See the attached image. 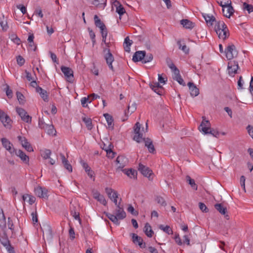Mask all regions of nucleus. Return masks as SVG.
I'll return each mask as SVG.
<instances>
[{"label":"nucleus","mask_w":253,"mask_h":253,"mask_svg":"<svg viewBox=\"0 0 253 253\" xmlns=\"http://www.w3.org/2000/svg\"><path fill=\"white\" fill-rule=\"evenodd\" d=\"M245 181L246 178L244 175H242L240 177V183L242 187L245 192H246V188H245Z\"/></svg>","instance_id":"60"},{"label":"nucleus","mask_w":253,"mask_h":253,"mask_svg":"<svg viewBox=\"0 0 253 253\" xmlns=\"http://www.w3.org/2000/svg\"><path fill=\"white\" fill-rule=\"evenodd\" d=\"M82 165L84 169L85 172L87 173V175L90 177L92 178L93 177L94 172L91 169V168L88 166L87 163L84 161L81 162Z\"/></svg>","instance_id":"32"},{"label":"nucleus","mask_w":253,"mask_h":253,"mask_svg":"<svg viewBox=\"0 0 253 253\" xmlns=\"http://www.w3.org/2000/svg\"><path fill=\"white\" fill-rule=\"evenodd\" d=\"M83 122L85 123L88 129L91 130L92 128V120L90 118L84 117L83 118Z\"/></svg>","instance_id":"43"},{"label":"nucleus","mask_w":253,"mask_h":253,"mask_svg":"<svg viewBox=\"0 0 253 253\" xmlns=\"http://www.w3.org/2000/svg\"><path fill=\"white\" fill-rule=\"evenodd\" d=\"M247 129L249 135L253 139V126L251 125H248L247 127Z\"/></svg>","instance_id":"63"},{"label":"nucleus","mask_w":253,"mask_h":253,"mask_svg":"<svg viewBox=\"0 0 253 253\" xmlns=\"http://www.w3.org/2000/svg\"><path fill=\"white\" fill-rule=\"evenodd\" d=\"M112 149V146L111 144L107 146V148H103V149L106 152L107 156L111 158H113L115 155V153L113 152Z\"/></svg>","instance_id":"42"},{"label":"nucleus","mask_w":253,"mask_h":253,"mask_svg":"<svg viewBox=\"0 0 253 253\" xmlns=\"http://www.w3.org/2000/svg\"><path fill=\"white\" fill-rule=\"evenodd\" d=\"M106 216L108 218L111 220L116 225H119L120 222L118 221L119 218L116 216V215H114L110 213H106Z\"/></svg>","instance_id":"39"},{"label":"nucleus","mask_w":253,"mask_h":253,"mask_svg":"<svg viewBox=\"0 0 253 253\" xmlns=\"http://www.w3.org/2000/svg\"><path fill=\"white\" fill-rule=\"evenodd\" d=\"M61 70L65 76L68 82L72 83L74 81L73 72L71 68L65 66H62Z\"/></svg>","instance_id":"9"},{"label":"nucleus","mask_w":253,"mask_h":253,"mask_svg":"<svg viewBox=\"0 0 253 253\" xmlns=\"http://www.w3.org/2000/svg\"><path fill=\"white\" fill-rule=\"evenodd\" d=\"M88 30L89 32V37L92 41L93 45H94L95 43V34L94 32L90 28H88Z\"/></svg>","instance_id":"52"},{"label":"nucleus","mask_w":253,"mask_h":253,"mask_svg":"<svg viewBox=\"0 0 253 253\" xmlns=\"http://www.w3.org/2000/svg\"><path fill=\"white\" fill-rule=\"evenodd\" d=\"M122 171L128 177L131 178H136L137 172L136 170L132 169H122Z\"/></svg>","instance_id":"28"},{"label":"nucleus","mask_w":253,"mask_h":253,"mask_svg":"<svg viewBox=\"0 0 253 253\" xmlns=\"http://www.w3.org/2000/svg\"><path fill=\"white\" fill-rule=\"evenodd\" d=\"M215 31L219 39L225 40L229 35L228 29L222 21L217 22L215 25Z\"/></svg>","instance_id":"3"},{"label":"nucleus","mask_w":253,"mask_h":253,"mask_svg":"<svg viewBox=\"0 0 253 253\" xmlns=\"http://www.w3.org/2000/svg\"><path fill=\"white\" fill-rule=\"evenodd\" d=\"M132 242L135 244H137L140 248H145L146 247V244L143 242L142 238L138 236L137 235L132 233Z\"/></svg>","instance_id":"15"},{"label":"nucleus","mask_w":253,"mask_h":253,"mask_svg":"<svg viewBox=\"0 0 253 253\" xmlns=\"http://www.w3.org/2000/svg\"><path fill=\"white\" fill-rule=\"evenodd\" d=\"M36 92L40 94V96L42 98L44 101H48V94L45 90L42 89L40 86H38L37 87Z\"/></svg>","instance_id":"22"},{"label":"nucleus","mask_w":253,"mask_h":253,"mask_svg":"<svg viewBox=\"0 0 253 253\" xmlns=\"http://www.w3.org/2000/svg\"><path fill=\"white\" fill-rule=\"evenodd\" d=\"M127 211L133 215H137L138 214V211H135L134 208L131 205H129Z\"/></svg>","instance_id":"51"},{"label":"nucleus","mask_w":253,"mask_h":253,"mask_svg":"<svg viewBox=\"0 0 253 253\" xmlns=\"http://www.w3.org/2000/svg\"><path fill=\"white\" fill-rule=\"evenodd\" d=\"M203 17L206 20L207 23L208 24H209L210 25H212L213 22L215 21V18L212 16L208 14H203Z\"/></svg>","instance_id":"36"},{"label":"nucleus","mask_w":253,"mask_h":253,"mask_svg":"<svg viewBox=\"0 0 253 253\" xmlns=\"http://www.w3.org/2000/svg\"><path fill=\"white\" fill-rule=\"evenodd\" d=\"M18 139L21 144L22 146L28 152H33L34 151L32 146L28 141L27 139L23 136H18Z\"/></svg>","instance_id":"11"},{"label":"nucleus","mask_w":253,"mask_h":253,"mask_svg":"<svg viewBox=\"0 0 253 253\" xmlns=\"http://www.w3.org/2000/svg\"><path fill=\"white\" fill-rule=\"evenodd\" d=\"M0 25L3 30L6 31L7 30L8 26L6 21H1L0 22Z\"/></svg>","instance_id":"59"},{"label":"nucleus","mask_w":253,"mask_h":253,"mask_svg":"<svg viewBox=\"0 0 253 253\" xmlns=\"http://www.w3.org/2000/svg\"><path fill=\"white\" fill-rule=\"evenodd\" d=\"M138 170L144 176L147 177H149L152 173V170H151L149 168L141 163L139 164Z\"/></svg>","instance_id":"16"},{"label":"nucleus","mask_w":253,"mask_h":253,"mask_svg":"<svg viewBox=\"0 0 253 253\" xmlns=\"http://www.w3.org/2000/svg\"><path fill=\"white\" fill-rule=\"evenodd\" d=\"M17 8L19 9L21 12L24 14L27 12L26 8L22 4H19L17 5Z\"/></svg>","instance_id":"64"},{"label":"nucleus","mask_w":253,"mask_h":253,"mask_svg":"<svg viewBox=\"0 0 253 253\" xmlns=\"http://www.w3.org/2000/svg\"><path fill=\"white\" fill-rule=\"evenodd\" d=\"M156 201L158 204H160L162 206L165 207L167 205L165 199L162 197L158 196L156 199Z\"/></svg>","instance_id":"49"},{"label":"nucleus","mask_w":253,"mask_h":253,"mask_svg":"<svg viewBox=\"0 0 253 253\" xmlns=\"http://www.w3.org/2000/svg\"><path fill=\"white\" fill-rule=\"evenodd\" d=\"M199 206L200 209L203 211L205 212H207L209 211V210L206 205L203 203L200 202L199 203Z\"/></svg>","instance_id":"57"},{"label":"nucleus","mask_w":253,"mask_h":253,"mask_svg":"<svg viewBox=\"0 0 253 253\" xmlns=\"http://www.w3.org/2000/svg\"><path fill=\"white\" fill-rule=\"evenodd\" d=\"M199 129L204 134H211L215 137H218L219 132L216 130L211 129V124L208 120L203 119L200 126H199Z\"/></svg>","instance_id":"4"},{"label":"nucleus","mask_w":253,"mask_h":253,"mask_svg":"<svg viewBox=\"0 0 253 253\" xmlns=\"http://www.w3.org/2000/svg\"><path fill=\"white\" fill-rule=\"evenodd\" d=\"M159 228L168 234L169 235L173 233V231L169 226L166 225L165 226L163 225H160Z\"/></svg>","instance_id":"41"},{"label":"nucleus","mask_w":253,"mask_h":253,"mask_svg":"<svg viewBox=\"0 0 253 253\" xmlns=\"http://www.w3.org/2000/svg\"><path fill=\"white\" fill-rule=\"evenodd\" d=\"M167 62L168 64V66H169V68L171 70L173 73L176 72V71H179L178 70V69L175 66V65L172 62H170V63H169L168 60H167Z\"/></svg>","instance_id":"56"},{"label":"nucleus","mask_w":253,"mask_h":253,"mask_svg":"<svg viewBox=\"0 0 253 253\" xmlns=\"http://www.w3.org/2000/svg\"><path fill=\"white\" fill-rule=\"evenodd\" d=\"M216 2L222 8H225L227 4H231L230 0H216Z\"/></svg>","instance_id":"45"},{"label":"nucleus","mask_w":253,"mask_h":253,"mask_svg":"<svg viewBox=\"0 0 253 253\" xmlns=\"http://www.w3.org/2000/svg\"><path fill=\"white\" fill-rule=\"evenodd\" d=\"M153 59V56L151 53H148L147 54H146V53H145V57H144L142 63H146L148 62H151Z\"/></svg>","instance_id":"46"},{"label":"nucleus","mask_w":253,"mask_h":253,"mask_svg":"<svg viewBox=\"0 0 253 253\" xmlns=\"http://www.w3.org/2000/svg\"><path fill=\"white\" fill-rule=\"evenodd\" d=\"M51 154V152L50 150L45 149L42 155V157L44 159H48V158H50Z\"/></svg>","instance_id":"53"},{"label":"nucleus","mask_w":253,"mask_h":253,"mask_svg":"<svg viewBox=\"0 0 253 253\" xmlns=\"http://www.w3.org/2000/svg\"><path fill=\"white\" fill-rule=\"evenodd\" d=\"M189 86L190 94L193 97L197 96L199 94V90L193 83L189 82L187 84Z\"/></svg>","instance_id":"18"},{"label":"nucleus","mask_w":253,"mask_h":253,"mask_svg":"<svg viewBox=\"0 0 253 253\" xmlns=\"http://www.w3.org/2000/svg\"><path fill=\"white\" fill-rule=\"evenodd\" d=\"M27 199H28V202L30 205H32L34 204L36 200V198L34 196L29 195L28 194L23 196V200L24 201H26Z\"/></svg>","instance_id":"44"},{"label":"nucleus","mask_w":253,"mask_h":253,"mask_svg":"<svg viewBox=\"0 0 253 253\" xmlns=\"http://www.w3.org/2000/svg\"><path fill=\"white\" fill-rule=\"evenodd\" d=\"M69 234L70 236V239L71 240H73L75 238V233L74 229L73 227H70L69 230Z\"/></svg>","instance_id":"58"},{"label":"nucleus","mask_w":253,"mask_h":253,"mask_svg":"<svg viewBox=\"0 0 253 253\" xmlns=\"http://www.w3.org/2000/svg\"><path fill=\"white\" fill-rule=\"evenodd\" d=\"M16 111L23 122L28 124L31 123L32 117L28 114L25 110L20 107H16Z\"/></svg>","instance_id":"6"},{"label":"nucleus","mask_w":253,"mask_h":253,"mask_svg":"<svg viewBox=\"0 0 253 253\" xmlns=\"http://www.w3.org/2000/svg\"><path fill=\"white\" fill-rule=\"evenodd\" d=\"M136 109V104L135 103H133L131 105L129 104L127 107V111L126 112L125 114L132 113L134 112Z\"/></svg>","instance_id":"47"},{"label":"nucleus","mask_w":253,"mask_h":253,"mask_svg":"<svg viewBox=\"0 0 253 253\" xmlns=\"http://www.w3.org/2000/svg\"><path fill=\"white\" fill-rule=\"evenodd\" d=\"M173 79L176 81L180 84L182 85L183 86L186 85L185 82L180 74L179 71H176V72L173 73Z\"/></svg>","instance_id":"31"},{"label":"nucleus","mask_w":253,"mask_h":253,"mask_svg":"<svg viewBox=\"0 0 253 253\" xmlns=\"http://www.w3.org/2000/svg\"><path fill=\"white\" fill-rule=\"evenodd\" d=\"M49 135H55L56 130L52 125H47L44 128Z\"/></svg>","instance_id":"38"},{"label":"nucleus","mask_w":253,"mask_h":253,"mask_svg":"<svg viewBox=\"0 0 253 253\" xmlns=\"http://www.w3.org/2000/svg\"><path fill=\"white\" fill-rule=\"evenodd\" d=\"M147 123H146V129L145 131L143 128H142V130H141V125L139 124V123L137 122L134 126L135 135L134 136L133 139L137 142H141V140L143 139L145 142V145L147 147L149 152L150 153H154L155 151V149L152 141L149 138H143V132L145 133L146 131H147Z\"/></svg>","instance_id":"1"},{"label":"nucleus","mask_w":253,"mask_h":253,"mask_svg":"<svg viewBox=\"0 0 253 253\" xmlns=\"http://www.w3.org/2000/svg\"><path fill=\"white\" fill-rule=\"evenodd\" d=\"M243 81L242 76H240L238 81V89H242L243 88Z\"/></svg>","instance_id":"62"},{"label":"nucleus","mask_w":253,"mask_h":253,"mask_svg":"<svg viewBox=\"0 0 253 253\" xmlns=\"http://www.w3.org/2000/svg\"><path fill=\"white\" fill-rule=\"evenodd\" d=\"M35 192L36 195L40 198L47 199L48 197L47 190L41 186H38L35 188Z\"/></svg>","instance_id":"12"},{"label":"nucleus","mask_w":253,"mask_h":253,"mask_svg":"<svg viewBox=\"0 0 253 253\" xmlns=\"http://www.w3.org/2000/svg\"><path fill=\"white\" fill-rule=\"evenodd\" d=\"M180 24L186 29H191L195 26V24L188 19L180 20Z\"/></svg>","instance_id":"29"},{"label":"nucleus","mask_w":253,"mask_h":253,"mask_svg":"<svg viewBox=\"0 0 253 253\" xmlns=\"http://www.w3.org/2000/svg\"><path fill=\"white\" fill-rule=\"evenodd\" d=\"M239 69L238 63L236 61H231L228 62L227 70L228 74L231 76H234L237 73Z\"/></svg>","instance_id":"7"},{"label":"nucleus","mask_w":253,"mask_h":253,"mask_svg":"<svg viewBox=\"0 0 253 253\" xmlns=\"http://www.w3.org/2000/svg\"><path fill=\"white\" fill-rule=\"evenodd\" d=\"M14 154L18 157L23 163L26 165L29 164V157L23 151L16 150Z\"/></svg>","instance_id":"14"},{"label":"nucleus","mask_w":253,"mask_h":253,"mask_svg":"<svg viewBox=\"0 0 253 253\" xmlns=\"http://www.w3.org/2000/svg\"><path fill=\"white\" fill-rule=\"evenodd\" d=\"M186 181L190 184L191 186V187L195 190H197L198 188V186L197 184L195 183V180L193 179H192L190 176L187 175L186 176Z\"/></svg>","instance_id":"40"},{"label":"nucleus","mask_w":253,"mask_h":253,"mask_svg":"<svg viewBox=\"0 0 253 253\" xmlns=\"http://www.w3.org/2000/svg\"><path fill=\"white\" fill-rule=\"evenodd\" d=\"M150 88L157 94L161 95L162 93V90L163 89L162 86L160 85L159 83L154 82L150 84Z\"/></svg>","instance_id":"24"},{"label":"nucleus","mask_w":253,"mask_h":253,"mask_svg":"<svg viewBox=\"0 0 253 253\" xmlns=\"http://www.w3.org/2000/svg\"><path fill=\"white\" fill-rule=\"evenodd\" d=\"M96 200L104 206H106L107 204V201L102 195H100V196H99Z\"/></svg>","instance_id":"54"},{"label":"nucleus","mask_w":253,"mask_h":253,"mask_svg":"<svg viewBox=\"0 0 253 253\" xmlns=\"http://www.w3.org/2000/svg\"><path fill=\"white\" fill-rule=\"evenodd\" d=\"M115 214L119 219H123L126 216V213L123 208L121 207L120 203H119L118 207L115 211Z\"/></svg>","instance_id":"19"},{"label":"nucleus","mask_w":253,"mask_h":253,"mask_svg":"<svg viewBox=\"0 0 253 253\" xmlns=\"http://www.w3.org/2000/svg\"><path fill=\"white\" fill-rule=\"evenodd\" d=\"M16 95L19 103L23 104L25 102L24 95L20 92H17Z\"/></svg>","instance_id":"55"},{"label":"nucleus","mask_w":253,"mask_h":253,"mask_svg":"<svg viewBox=\"0 0 253 253\" xmlns=\"http://www.w3.org/2000/svg\"><path fill=\"white\" fill-rule=\"evenodd\" d=\"M92 4L97 8L103 9L106 5V0H94L92 1Z\"/></svg>","instance_id":"30"},{"label":"nucleus","mask_w":253,"mask_h":253,"mask_svg":"<svg viewBox=\"0 0 253 253\" xmlns=\"http://www.w3.org/2000/svg\"><path fill=\"white\" fill-rule=\"evenodd\" d=\"M145 51H137L135 52L133 57L132 60L136 62L138 61H142L144 57H145Z\"/></svg>","instance_id":"20"},{"label":"nucleus","mask_w":253,"mask_h":253,"mask_svg":"<svg viewBox=\"0 0 253 253\" xmlns=\"http://www.w3.org/2000/svg\"><path fill=\"white\" fill-rule=\"evenodd\" d=\"M105 192L111 200H113L114 199L118 198V194L117 192L114 191L112 188L108 187L106 188Z\"/></svg>","instance_id":"26"},{"label":"nucleus","mask_w":253,"mask_h":253,"mask_svg":"<svg viewBox=\"0 0 253 253\" xmlns=\"http://www.w3.org/2000/svg\"><path fill=\"white\" fill-rule=\"evenodd\" d=\"M234 10L231 4H227L225 8H222V12L224 16L227 18H230L233 14Z\"/></svg>","instance_id":"17"},{"label":"nucleus","mask_w":253,"mask_h":253,"mask_svg":"<svg viewBox=\"0 0 253 253\" xmlns=\"http://www.w3.org/2000/svg\"><path fill=\"white\" fill-rule=\"evenodd\" d=\"M1 143L3 147H4L11 155H13L16 149L13 147V144L6 138L1 139Z\"/></svg>","instance_id":"10"},{"label":"nucleus","mask_w":253,"mask_h":253,"mask_svg":"<svg viewBox=\"0 0 253 253\" xmlns=\"http://www.w3.org/2000/svg\"><path fill=\"white\" fill-rule=\"evenodd\" d=\"M177 44L178 46V48L179 49H181L183 51L185 54H187L189 52V48L188 47L186 44H184L182 45L181 40H178L177 42Z\"/></svg>","instance_id":"37"},{"label":"nucleus","mask_w":253,"mask_h":253,"mask_svg":"<svg viewBox=\"0 0 253 253\" xmlns=\"http://www.w3.org/2000/svg\"><path fill=\"white\" fill-rule=\"evenodd\" d=\"M60 157L62 160V163L64 168L68 170L69 172H71L72 171V167L71 164L69 163L68 160L65 158V156L63 154H60Z\"/></svg>","instance_id":"25"},{"label":"nucleus","mask_w":253,"mask_h":253,"mask_svg":"<svg viewBox=\"0 0 253 253\" xmlns=\"http://www.w3.org/2000/svg\"><path fill=\"white\" fill-rule=\"evenodd\" d=\"M114 5L116 7V12L119 14L120 16L126 12L124 7L119 1L117 0H115L114 2Z\"/></svg>","instance_id":"27"},{"label":"nucleus","mask_w":253,"mask_h":253,"mask_svg":"<svg viewBox=\"0 0 253 253\" xmlns=\"http://www.w3.org/2000/svg\"><path fill=\"white\" fill-rule=\"evenodd\" d=\"M144 232L146 235L148 237H152L154 233L152 229L151 226L149 223H146L144 228Z\"/></svg>","instance_id":"33"},{"label":"nucleus","mask_w":253,"mask_h":253,"mask_svg":"<svg viewBox=\"0 0 253 253\" xmlns=\"http://www.w3.org/2000/svg\"><path fill=\"white\" fill-rule=\"evenodd\" d=\"M17 64L21 66L24 64L25 59L21 56L19 55L17 58Z\"/></svg>","instance_id":"61"},{"label":"nucleus","mask_w":253,"mask_h":253,"mask_svg":"<svg viewBox=\"0 0 253 253\" xmlns=\"http://www.w3.org/2000/svg\"><path fill=\"white\" fill-rule=\"evenodd\" d=\"M101 34L102 37V42L104 43L105 44V47H104L103 49V57L109 69L112 71H114V69L112 63L114 61V57L109 49L110 43L106 42V38L108 35L107 30L101 32Z\"/></svg>","instance_id":"2"},{"label":"nucleus","mask_w":253,"mask_h":253,"mask_svg":"<svg viewBox=\"0 0 253 253\" xmlns=\"http://www.w3.org/2000/svg\"><path fill=\"white\" fill-rule=\"evenodd\" d=\"M225 53L228 60H231L238 55V51L234 44L228 45L225 49Z\"/></svg>","instance_id":"5"},{"label":"nucleus","mask_w":253,"mask_h":253,"mask_svg":"<svg viewBox=\"0 0 253 253\" xmlns=\"http://www.w3.org/2000/svg\"><path fill=\"white\" fill-rule=\"evenodd\" d=\"M94 20L95 26L100 29V32L107 30L105 24L101 21L97 15H94Z\"/></svg>","instance_id":"21"},{"label":"nucleus","mask_w":253,"mask_h":253,"mask_svg":"<svg viewBox=\"0 0 253 253\" xmlns=\"http://www.w3.org/2000/svg\"><path fill=\"white\" fill-rule=\"evenodd\" d=\"M104 116L105 117L106 120L109 127L111 128V129H113L114 127L113 117L107 113L104 114Z\"/></svg>","instance_id":"35"},{"label":"nucleus","mask_w":253,"mask_h":253,"mask_svg":"<svg viewBox=\"0 0 253 253\" xmlns=\"http://www.w3.org/2000/svg\"><path fill=\"white\" fill-rule=\"evenodd\" d=\"M243 8L247 10L249 13L253 12V6L251 4H248L246 2H244L243 3Z\"/></svg>","instance_id":"50"},{"label":"nucleus","mask_w":253,"mask_h":253,"mask_svg":"<svg viewBox=\"0 0 253 253\" xmlns=\"http://www.w3.org/2000/svg\"><path fill=\"white\" fill-rule=\"evenodd\" d=\"M215 209L218 211L221 214H223L225 217L227 219H229V215L226 213L227 210L226 208L224 207L222 204H216L214 205Z\"/></svg>","instance_id":"23"},{"label":"nucleus","mask_w":253,"mask_h":253,"mask_svg":"<svg viewBox=\"0 0 253 253\" xmlns=\"http://www.w3.org/2000/svg\"><path fill=\"white\" fill-rule=\"evenodd\" d=\"M128 162L127 159L124 156H119L116 159V162L118 165V168L122 170L128 164Z\"/></svg>","instance_id":"13"},{"label":"nucleus","mask_w":253,"mask_h":253,"mask_svg":"<svg viewBox=\"0 0 253 253\" xmlns=\"http://www.w3.org/2000/svg\"><path fill=\"white\" fill-rule=\"evenodd\" d=\"M132 43V41L130 40L128 37H126L125 39L124 42V47L126 51L129 52L130 51V46Z\"/></svg>","instance_id":"34"},{"label":"nucleus","mask_w":253,"mask_h":253,"mask_svg":"<svg viewBox=\"0 0 253 253\" xmlns=\"http://www.w3.org/2000/svg\"><path fill=\"white\" fill-rule=\"evenodd\" d=\"M0 121L3 126L8 128L11 127V120L2 110L0 109Z\"/></svg>","instance_id":"8"},{"label":"nucleus","mask_w":253,"mask_h":253,"mask_svg":"<svg viewBox=\"0 0 253 253\" xmlns=\"http://www.w3.org/2000/svg\"><path fill=\"white\" fill-rule=\"evenodd\" d=\"M81 104L83 107H86L87 106V102L90 103L91 100H89V96L87 97H83L81 100Z\"/></svg>","instance_id":"48"}]
</instances>
